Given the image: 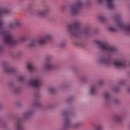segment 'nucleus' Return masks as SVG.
Returning <instances> with one entry per match:
<instances>
[{
    "instance_id": "nucleus-1",
    "label": "nucleus",
    "mask_w": 130,
    "mask_h": 130,
    "mask_svg": "<svg viewBox=\"0 0 130 130\" xmlns=\"http://www.w3.org/2000/svg\"><path fill=\"white\" fill-rule=\"evenodd\" d=\"M3 35L4 36V40L6 43L9 44V45H11L12 46H14V45H16L17 43H19V42H24L25 40H26V38L22 37L21 38L19 41L15 40L13 38V36L8 31L4 30L3 32Z\"/></svg>"
},
{
    "instance_id": "nucleus-2",
    "label": "nucleus",
    "mask_w": 130,
    "mask_h": 130,
    "mask_svg": "<svg viewBox=\"0 0 130 130\" xmlns=\"http://www.w3.org/2000/svg\"><path fill=\"white\" fill-rule=\"evenodd\" d=\"M100 62H101V63H106L107 64L112 63L117 68H125V67H126V64H127L125 60H116L113 61L112 60L110 59H102L100 60Z\"/></svg>"
},
{
    "instance_id": "nucleus-3",
    "label": "nucleus",
    "mask_w": 130,
    "mask_h": 130,
    "mask_svg": "<svg viewBox=\"0 0 130 130\" xmlns=\"http://www.w3.org/2000/svg\"><path fill=\"white\" fill-rule=\"evenodd\" d=\"M69 28L71 34L75 37H78V36L81 33H88L87 30L82 31L81 25L79 22L74 23L73 25H70Z\"/></svg>"
},
{
    "instance_id": "nucleus-4",
    "label": "nucleus",
    "mask_w": 130,
    "mask_h": 130,
    "mask_svg": "<svg viewBox=\"0 0 130 130\" xmlns=\"http://www.w3.org/2000/svg\"><path fill=\"white\" fill-rule=\"evenodd\" d=\"M96 44L99 45V47L106 51V52H109L110 53H114L116 51V48L114 46H111L109 45L107 43H103L101 41H96Z\"/></svg>"
},
{
    "instance_id": "nucleus-5",
    "label": "nucleus",
    "mask_w": 130,
    "mask_h": 130,
    "mask_svg": "<svg viewBox=\"0 0 130 130\" xmlns=\"http://www.w3.org/2000/svg\"><path fill=\"white\" fill-rule=\"evenodd\" d=\"M51 39V36H46L43 38H41L39 41L37 42L36 40H32L31 41V44L29 45V46L32 47L33 46H35L37 43L39 44H45L46 42L49 41Z\"/></svg>"
},
{
    "instance_id": "nucleus-6",
    "label": "nucleus",
    "mask_w": 130,
    "mask_h": 130,
    "mask_svg": "<svg viewBox=\"0 0 130 130\" xmlns=\"http://www.w3.org/2000/svg\"><path fill=\"white\" fill-rule=\"evenodd\" d=\"M29 83L31 86L35 87V88H39L41 86V80L40 79L37 78L36 79L30 80Z\"/></svg>"
},
{
    "instance_id": "nucleus-7",
    "label": "nucleus",
    "mask_w": 130,
    "mask_h": 130,
    "mask_svg": "<svg viewBox=\"0 0 130 130\" xmlns=\"http://www.w3.org/2000/svg\"><path fill=\"white\" fill-rule=\"evenodd\" d=\"M82 6H83V3H82V1H78L77 4L75 5L71 8V11L72 12V13H73V14H76L78 13L79 9H80V7H82Z\"/></svg>"
},
{
    "instance_id": "nucleus-8",
    "label": "nucleus",
    "mask_w": 130,
    "mask_h": 130,
    "mask_svg": "<svg viewBox=\"0 0 130 130\" xmlns=\"http://www.w3.org/2000/svg\"><path fill=\"white\" fill-rule=\"evenodd\" d=\"M9 13V10L8 9H0V29L4 28V24L3 23V19L2 18L5 14H8Z\"/></svg>"
},
{
    "instance_id": "nucleus-9",
    "label": "nucleus",
    "mask_w": 130,
    "mask_h": 130,
    "mask_svg": "<svg viewBox=\"0 0 130 130\" xmlns=\"http://www.w3.org/2000/svg\"><path fill=\"white\" fill-rule=\"evenodd\" d=\"M118 27L121 29H123L125 31H130V24L129 25H125L123 24V23L120 21V19H118L117 22Z\"/></svg>"
},
{
    "instance_id": "nucleus-10",
    "label": "nucleus",
    "mask_w": 130,
    "mask_h": 130,
    "mask_svg": "<svg viewBox=\"0 0 130 130\" xmlns=\"http://www.w3.org/2000/svg\"><path fill=\"white\" fill-rule=\"evenodd\" d=\"M16 127L18 130H23V125L22 121L19 119L16 122Z\"/></svg>"
},
{
    "instance_id": "nucleus-11",
    "label": "nucleus",
    "mask_w": 130,
    "mask_h": 130,
    "mask_svg": "<svg viewBox=\"0 0 130 130\" xmlns=\"http://www.w3.org/2000/svg\"><path fill=\"white\" fill-rule=\"evenodd\" d=\"M55 66H53L51 62L47 63L46 65V70L47 71H51L54 69Z\"/></svg>"
},
{
    "instance_id": "nucleus-12",
    "label": "nucleus",
    "mask_w": 130,
    "mask_h": 130,
    "mask_svg": "<svg viewBox=\"0 0 130 130\" xmlns=\"http://www.w3.org/2000/svg\"><path fill=\"white\" fill-rule=\"evenodd\" d=\"M107 4L108 7L109 9H113L114 8V4H113V0H106Z\"/></svg>"
},
{
    "instance_id": "nucleus-13",
    "label": "nucleus",
    "mask_w": 130,
    "mask_h": 130,
    "mask_svg": "<svg viewBox=\"0 0 130 130\" xmlns=\"http://www.w3.org/2000/svg\"><path fill=\"white\" fill-rule=\"evenodd\" d=\"M27 69H28L30 72H34L35 71V67L32 63H28Z\"/></svg>"
},
{
    "instance_id": "nucleus-14",
    "label": "nucleus",
    "mask_w": 130,
    "mask_h": 130,
    "mask_svg": "<svg viewBox=\"0 0 130 130\" xmlns=\"http://www.w3.org/2000/svg\"><path fill=\"white\" fill-rule=\"evenodd\" d=\"M5 71L7 73H13L14 70L12 67H10L9 66H6L5 67Z\"/></svg>"
},
{
    "instance_id": "nucleus-15",
    "label": "nucleus",
    "mask_w": 130,
    "mask_h": 130,
    "mask_svg": "<svg viewBox=\"0 0 130 130\" xmlns=\"http://www.w3.org/2000/svg\"><path fill=\"white\" fill-rule=\"evenodd\" d=\"M115 120L118 121V122H120V121H121V117L120 116H116L115 117Z\"/></svg>"
},
{
    "instance_id": "nucleus-16",
    "label": "nucleus",
    "mask_w": 130,
    "mask_h": 130,
    "mask_svg": "<svg viewBox=\"0 0 130 130\" xmlns=\"http://www.w3.org/2000/svg\"><path fill=\"white\" fill-rule=\"evenodd\" d=\"M90 92L91 94H94V93L96 92V89L95 88V86H92L91 87Z\"/></svg>"
},
{
    "instance_id": "nucleus-17",
    "label": "nucleus",
    "mask_w": 130,
    "mask_h": 130,
    "mask_svg": "<svg viewBox=\"0 0 130 130\" xmlns=\"http://www.w3.org/2000/svg\"><path fill=\"white\" fill-rule=\"evenodd\" d=\"M109 29L110 31H111L112 32H115V31H116V28L115 27H110Z\"/></svg>"
},
{
    "instance_id": "nucleus-18",
    "label": "nucleus",
    "mask_w": 130,
    "mask_h": 130,
    "mask_svg": "<svg viewBox=\"0 0 130 130\" xmlns=\"http://www.w3.org/2000/svg\"><path fill=\"white\" fill-rule=\"evenodd\" d=\"M99 20L101 21V22H104V21H105V18H104L103 16H100L99 17Z\"/></svg>"
},
{
    "instance_id": "nucleus-19",
    "label": "nucleus",
    "mask_w": 130,
    "mask_h": 130,
    "mask_svg": "<svg viewBox=\"0 0 130 130\" xmlns=\"http://www.w3.org/2000/svg\"><path fill=\"white\" fill-rule=\"evenodd\" d=\"M105 99H109V93H106L104 94Z\"/></svg>"
},
{
    "instance_id": "nucleus-20",
    "label": "nucleus",
    "mask_w": 130,
    "mask_h": 130,
    "mask_svg": "<svg viewBox=\"0 0 130 130\" xmlns=\"http://www.w3.org/2000/svg\"><path fill=\"white\" fill-rule=\"evenodd\" d=\"M18 80L20 82H23V81H24V77L23 76H20L18 78Z\"/></svg>"
},
{
    "instance_id": "nucleus-21",
    "label": "nucleus",
    "mask_w": 130,
    "mask_h": 130,
    "mask_svg": "<svg viewBox=\"0 0 130 130\" xmlns=\"http://www.w3.org/2000/svg\"><path fill=\"white\" fill-rule=\"evenodd\" d=\"M105 0H98V3L99 4H102V3H104Z\"/></svg>"
},
{
    "instance_id": "nucleus-22",
    "label": "nucleus",
    "mask_w": 130,
    "mask_h": 130,
    "mask_svg": "<svg viewBox=\"0 0 130 130\" xmlns=\"http://www.w3.org/2000/svg\"><path fill=\"white\" fill-rule=\"evenodd\" d=\"M45 14V12H42L40 13V16H43V15H44Z\"/></svg>"
},
{
    "instance_id": "nucleus-23",
    "label": "nucleus",
    "mask_w": 130,
    "mask_h": 130,
    "mask_svg": "<svg viewBox=\"0 0 130 130\" xmlns=\"http://www.w3.org/2000/svg\"><path fill=\"white\" fill-rule=\"evenodd\" d=\"M50 91L53 92H55V90H54V89H53V88H51V89H50Z\"/></svg>"
},
{
    "instance_id": "nucleus-24",
    "label": "nucleus",
    "mask_w": 130,
    "mask_h": 130,
    "mask_svg": "<svg viewBox=\"0 0 130 130\" xmlns=\"http://www.w3.org/2000/svg\"><path fill=\"white\" fill-rule=\"evenodd\" d=\"M77 45H79V44H77Z\"/></svg>"
},
{
    "instance_id": "nucleus-25",
    "label": "nucleus",
    "mask_w": 130,
    "mask_h": 130,
    "mask_svg": "<svg viewBox=\"0 0 130 130\" xmlns=\"http://www.w3.org/2000/svg\"><path fill=\"white\" fill-rule=\"evenodd\" d=\"M68 122H70V121H68Z\"/></svg>"
}]
</instances>
